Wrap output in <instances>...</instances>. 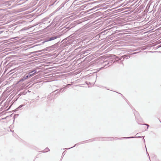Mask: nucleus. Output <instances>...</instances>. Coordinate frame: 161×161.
I'll list each match as a JSON object with an SVG mask.
<instances>
[{"label":"nucleus","mask_w":161,"mask_h":161,"mask_svg":"<svg viewBox=\"0 0 161 161\" xmlns=\"http://www.w3.org/2000/svg\"><path fill=\"white\" fill-rule=\"evenodd\" d=\"M134 137H136V138H140L142 137V136H136V137H124L125 138H134Z\"/></svg>","instance_id":"39448f33"},{"label":"nucleus","mask_w":161,"mask_h":161,"mask_svg":"<svg viewBox=\"0 0 161 161\" xmlns=\"http://www.w3.org/2000/svg\"><path fill=\"white\" fill-rule=\"evenodd\" d=\"M121 59V58H119V60H120Z\"/></svg>","instance_id":"2eb2a0df"},{"label":"nucleus","mask_w":161,"mask_h":161,"mask_svg":"<svg viewBox=\"0 0 161 161\" xmlns=\"http://www.w3.org/2000/svg\"><path fill=\"white\" fill-rule=\"evenodd\" d=\"M28 76H29V75H27V76H25L22 79V80H25L26 79H27L28 77Z\"/></svg>","instance_id":"20e7f679"},{"label":"nucleus","mask_w":161,"mask_h":161,"mask_svg":"<svg viewBox=\"0 0 161 161\" xmlns=\"http://www.w3.org/2000/svg\"><path fill=\"white\" fill-rule=\"evenodd\" d=\"M112 57H116V58H115V59H116L117 58H118V57H116V56H115V55H112Z\"/></svg>","instance_id":"6e6552de"},{"label":"nucleus","mask_w":161,"mask_h":161,"mask_svg":"<svg viewBox=\"0 0 161 161\" xmlns=\"http://www.w3.org/2000/svg\"><path fill=\"white\" fill-rule=\"evenodd\" d=\"M71 85V84H68V85Z\"/></svg>","instance_id":"ddd939ff"},{"label":"nucleus","mask_w":161,"mask_h":161,"mask_svg":"<svg viewBox=\"0 0 161 161\" xmlns=\"http://www.w3.org/2000/svg\"><path fill=\"white\" fill-rule=\"evenodd\" d=\"M58 37L57 36H53L50 37V39L51 41L55 40Z\"/></svg>","instance_id":"f03ea898"},{"label":"nucleus","mask_w":161,"mask_h":161,"mask_svg":"<svg viewBox=\"0 0 161 161\" xmlns=\"http://www.w3.org/2000/svg\"><path fill=\"white\" fill-rule=\"evenodd\" d=\"M143 140H144V142H145V139H144V138H143Z\"/></svg>","instance_id":"f8f14e48"},{"label":"nucleus","mask_w":161,"mask_h":161,"mask_svg":"<svg viewBox=\"0 0 161 161\" xmlns=\"http://www.w3.org/2000/svg\"><path fill=\"white\" fill-rule=\"evenodd\" d=\"M24 105H20L19 107L18 108H21L22 107H23V106H24Z\"/></svg>","instance_id":"0eeeda50"},{"label":"nucleus","mask_w":161,"mask_h":161,"mask_svg":"<svg viewBox=\"0 0 161 161\" xmlns=\"http://www.w3.org/2000/svg\"><path fill=\"white\" fill-rule=\"evenodd\" d=\"M118 61V60H117V61H116L115 62H117Z\"/></svg>","instance_id":"4468645a"},{"label":"nucleus","mask_w":161,"mask_h":161,"mask_svg":"<svg viewBox=\"0 0 161 161\" xmlns=\"http://www.w3.org/2000/svg\"><path fill=\"white\" fill-rule=\"evenodd\" d=\"M36 72V71L34 70L29 73V75L30 76H31L35 74Z\"/></svg>","instance_id":"f257e3e1"},{"label":"nucleus","mask_w":161,"mask_h":161,"mask_svg":"<svg viewBox=\"0 0 161 161\" xmlns=\"http://www.w3.org/2000/svg\"><path fill=\"white\" fill-rule=\"evenodd\" d=\"M51 41V40L50 39V38H48V39H47V40H46L45 41V42H48V41Z\"/></svg>","instance_id":"423d86ee"},{"label":"nucleus","mask_w":161,"mask_h":161,"mask_svg":"<svg viewBox=\"0 0 161 161\" xmlns=\"http://www.w3.org/2000/svg\"><path fill=\"white\" fill-rule=\"evenodd\" d=\"M145 125H146L147 126H148L147 128H148V127L149 126V125L147 124H145Z\"/></svg>","instance_id":"9b49d317"},{"label":"nucleus","mask_w":161,"mask_h":161,"mask_svg":"<svg viewBox=\"0 0 161 161\" xmlns=\"http://www.w3.org/2000/svg\"><path fill=\"white\" fill-rule=\"evenodd\" d=\"M49 150V149L48 148H46V149L45 152H47Z\"/></svg>","instance_id":"1a4fd4ad"},{"label":"nucleus","mask_w":161,"mask_h":161,"mask_svg":"<svg viewBox=\"0 0 161 161\" xmlns=\"http://www.w3.org/2000/svg\"><path fill=\"white\" fill-rule=\"evenodd\" d=\"M96 8V7H94L93 8H92V9H91L90 10H93V9H94Z\"/></svg>","instance_id":"9d476101"},{"label":"nucleus","mask_w":161,"mask_h":161,"mask_svg":"<svg viewBox=\"0 0 161 161\" xmlns=\"http://www.w3.org/2000/svg\"><path fill=\"white\" fill-rule=\"evenodd\" d=\"M44 51V50H41L37 51L32 52L31 53L32 54V53H39V52H42V51Z\"/></svg>","instance_id":"7ed1b4c3"}]
</instances>
